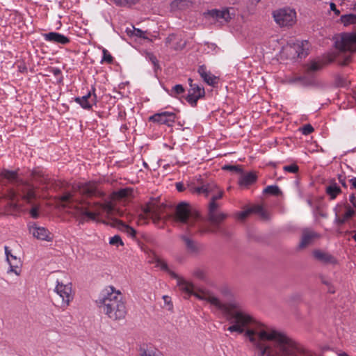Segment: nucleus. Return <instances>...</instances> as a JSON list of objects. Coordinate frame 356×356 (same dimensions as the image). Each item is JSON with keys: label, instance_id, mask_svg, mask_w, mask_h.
I'll list each match as a JSON object with an SVG mask.
<instances>
[{"label": "nucleus", "instance_id": "473e14b6", "mask_svg": "<svg viewBox=\"0 0 356 356\" xmlns=\"http://www.w3.org/2000/svg\"><path fill=\"white\" fill-rule=\"evenodd\" d=\"M322 63L317 61H312L307 65V71L309 73H313L320 70L322 68Z\"/></svg>", "mask_w": 356, "mask_h": 356}, {"label": "nucleus", "instance_id": "f704fd0d", "mask_svg": "<svg viewBox=\"0 0 356 356\" xmlns=\"http://www.w3.org/2000/svg\"><path fill=\"white\" fill-rule=\"evenodd\" d=\"M193 275L196 278L204 280L206 278V274L205 272L200 268H196L193 272Z\"/></svg>", "mask_w": 356, "mask_h": 356}, {"label": "nucleus", "instance_id": "0eeeda50", "mask_svg": "<svg viewBox=\"0 0 356 356\" xmlns=\"http://www.w3.org/2000/svg\"><path fill=\"white\" fill-rule=\"evenodd\" d=\"M165 206L163 204H159L156 202H149L143 210V213L139 216V223H145L147 218H151L154 223H156L161 218Z\"/></svg>", "mask_w": 356, "mask_h": 356}, {"label": "nucleus", "instance_id": "58836bf2", "mask_svg": "<svg viewBox=\"0 0 356 356\" xmlns=\"http://www.w3.org/2000/svg\"><path fill=\"white\" fill-rule=\"evenodd\" d=\"M113 60L112 56L108 53V51L104 49H103V58L102 62L111 63Z\"/></svg>", "mask_w": 356, "mask_h": 356}, {"label": "nucleus", "instance_id": "680f3d73", "mask_svg": "<svg viewBox=\"0 0 356 356\" xmlns=\"http://www.w3.org/2000/svg\"><path fill=\"white\" fill-rule=\"evenodd\" d=\"M328 286V292L331 293H334L335 292L333 286L330 284V286Z\"/></svg>", "mask_w": 356, "mask_h": 356}, {"label": "nucleus", "instance_id": "3c124183", "mask_svg": "<svg viewBox=\"0 0 356 356\" xmlns=\"http://www.w3.org/2000/svg\"><path fill=\"white\" fill-rule=\"evenodd\" d=\"M338 179H339V181L341 183V184L346 188L347 187V185H346V178L342 176V175H339L338 177Z\"/></svg>", "mask_w": 356, "mask_h": 356}, {"label": "nucleus", "instance_id": "13d9d810", "mask_svg": "<svg viewBox=\"0 0 356 356\" xmlns=\"http://www.w3.org/2000/svg\"><path fill=\"white\" fill-rule=\"evenodd\" d=\"M51 71L55 76H57L60 74V70L58 68H53Z\"/></svg>", "mask_w": 356, "mask_h": 356}, {"label": "nucleus", "instance_id": "9b49d317", "mask_svg": "<svg viewBox=\"0 0 356 356\" xmlns=\"http://www.w3.org/2000/svg\"><path fill=\"white\" fill-rule=\"evenodd\" d=\"M235 15V10L233 8H226L222 10L213 9L204 13L205 17H211L222 24L229 22Z\"/></svg>", "mask_w": 356, "mask_h": 356}, {"label": "nucleus", "instance_id": "4468645a", "mask_svg": "<svg viewBox=\"0 0 356 356\" xmlns=\"http://www.w3.org/2000/svg\"><path fill=\"white\" fill-rule=\"evenodd\" d=\"M5 254L6 260L10 265V269L8 273L13 272L17 275H20V268L22 266V261L20 258L12 254L11 250H9L8 246H5Z\"/></svg>", "mask_w": 356, "mask_h": 356}, {"label": "nucleus", "instance_id": "72a5a7b5", "mask_svg": "<svg viewBox=\"0 0 356 356\" xmlns=\"http://www.w3.org/2000/svg\"><path fill=\"white\" fill-rule=\"evenodd\" d=\"M264 193L274 195H280L282 193L279 187L273 185L268 186L264 189Z\"/></svg>", "mask_w": 356, "mask_h": 356}, {"label": "nucleus", "instance_id": "de8ad7c7", "mask_svg": "<svg viewBox=\"0 0 356 356\" xmlns=\"http://www.w3.org/2000/svg\"><path fill=\"white\" fill-rule=\"evenodd\" d=\"M222 293L226 296V297H228V298H231L232 297L233 294H232V292L231 291V290H229V289L226 288V289H224L222 290Z\"/></svg>", "mask_w": 356, "mask_h": 356}, {"label": "nucleus", "instance_id": "a18cd8bd", "mask_svg": "<svg viewBox=\"0 0 356 356\" xmlns=\"http://www.w3.org/2000/svg\"><path fill=\"white\" fill-rule=\"evenodd\" d=\"M216 191H217V193L216 194H213L212 197H211V202L209 204H212L213 202H216V201L217 200H219L222 197V192L221 191H219L218 189L216 190Z\"/></svg>", "mask_w": 356, "mask_h": 356}, {"label": "nucleus", "instance_id": "052dcab7", "mask_svg": "<svg viewBox=\"0 0 356 356\" xmlns=\"http://www.w3.org/2000/svg\"><path fill=\"white\" fill-rule=\"evenodd\" d=\"M321 282L323 284H325L326 286H330V283L329 281H327L325 278L321 277Z\"/></svg>", "mask_w": 356, "mask_h": 356}, {"label": "nucleus", "instance_id": "39448f33", "mask_svg": "<svg viewBox=\"0 0 356 356\" xmlns=\"http://www.w3.org/2000/svg\"><path fill=\"white\" fill-rule=\"evenodd\" d=\"M175 220L186 227L188 234L200 233L204 234L209 232H216L215 229H210L203 222H200L199 216L193 213L190 205L186 202H181L176 207Z\"/></svg>", "mask_w": 356, "mask_h": 356}, {"label": "nucleus", "instance_id": "b1692460", "mask_svg": "<svg viewBox=\"0 0 356 356\" xmlns=\"http://www.w3.org/2000/svg\"><path fill=\"white\" fill-rule=\"evenodd\" d=\"M187 234L188 233L187 232ZM188 235L189 234H182L180 238L182 240L186 249L189 253H197L200 250L199 245Z\"/></svg>", "mask_w": 356, "mask_h": 356}, {"label": "nucleus", "instance_id": "6e6d98bb", "mask_svg": "<svg viewBox=\"0 0 356 356\" xmlns=\"http://www.w3.org/2000/svg\"><path fill=\"white\" fill-rule=\"evenodd\" d=\"M350 182L351 183L352 185L351 188L356 189V178H352L351 179H350Z\"/></svg>", "mask_w": 356, "mask_h": 356}, {"label": "nucleus", "instance_id": "423d86ee", "mask_svg": "<svg viewBox=\"0 0 356 356\" xmlns=\"http://www.w3.org/2000/svg\"><path fill=\"white\" fill-rule=\"evenodd\" d=\"M339 51V57H344L342 65H347L350 59V54L356 51V32L352 34H344L335 42Z\"/></svg>", "mask_w": 356, "mask_h": 356}, {"label": "nucleus", "instance_id": "a211bd4d", "mask_svg": "<svg viewBox=\"0 0 356 356\" xmlns=\"http://www.w3.org/2000/svg\"><path fill=\"white\" fill-rule=\"evenodd\" d=\"M95 90L89 91L87 95L75 98V102L84 109H90L96 103L97 96Z\"/></svg>", "mask_w": 356, "mask_h": 356}, {"label": "nucleus", "instance_id": "79ce46f5", "mask_svg": "<svg viewBox=\"0 0 356 356\" xmlns=\"http://www.w3.org/2000/svg\"><path fill=\"white\" fill-rule=\"evenodd\" d=\"M141 356H163L159 351H154L152 350H145Z\"/></svg>", "mask_w": 356, "mask_h": 356}, {"label": "nucleus", "instance_id": "393cba45", "mask_svg": "<svg viewBox=\"0 0 356 356\" xmlns=\"http://www.w3.org/2000/svg\"><path fill=\"white\" fill-rule=\"evenodd\" d=\"M325 192L330 200H334L341 193V190L336 182L332 181L326 186Z\"/></svg>", "mask_w": 356, "mask_h": 356}, {"label": "nucleus", "instance_id": "a19ab883", "mask_svg": "<svg viewBox=\"0 0 356 356\" xmlns=\"http://www.w3.org/2000/svg\"><path fill=\"white\" fill-rule=\"evenodd\" d=\"M284 170L289 172L296 173L298 171V166L296 164L285 165L284 166Z\"/></svg>", "mask_w": 356, "mask_h": 356}, {"label": "nucleus", "instance_id": "cd10ccee", "mask_svg": "<svg viewBox=\"0 0 356 356\" xmlns=\"http://www.w3.org/2000/svg\"><path fill=\"white\" fill-rule=\"evenodd\" d=\"M290 82H294L296 83L297 87H315L316 85L312 80L307 79L305 78L297 77L294 79H290Z\"/></svg>", "mask_w": 356, "mask_h": 356}, {"label": "nucleus", "instance_id": "6ab92c4d", "mask_svg": "<svg viewBox=\"0 0 356 356\" xmlns=\"http://www.w3.org/2000/svg\"><path fill=\"white\" fill-rule=\"evenodd\" d=\"M46 41L58 44H66L70 42L68 38L57 32H49L42 35Z\"/></svg>", "mask_w": 356, "mask_h": 356}, {"label": "nucleus", "instance_id": "6e6552de", "mask_svg": "<svg viewBox=\"0 0 356 356\" xmlns=\"http://www.w3.org/2000/svg\"><path fill=\"white\" fill-rule=\"evenodd\" d=\"M273 17L280 26L289 27L296 23V13L291 8H282L275 10Z\"/></svg>", "mask_w": 356, "mask_h": 356}, {"label": "nucleus", "instance_id": "7c9ffc66", "mask_svg": "<svg viewBox=\"0 0 356 356\" xmlns=\"http://www.w3.org/2000/svg\"><path fill=\"white\" fill-rule=\"evenodd\" d=\"M115 222H116V223L120 225V228L122 230H123L124 232H125L129 236H130L131 237L135 236L136 232L134 228H132L131 227H129L127 225H125L121 220H116Z\"/></svg>", "mask_w": 356, "mask_h": 356}, {"label": "nucleus", "instance_id": "e433bc0d", "mask_svg": "<svg viewBox=\"0 0 356 356\" xmlns=\"http://www.w3.org/2000/svg\"><path fill=\"white\" fill-rule=\"evenodd\" d=\"M109 243L113 245L118 246L119 245H123L124 243L120 236L115 235L111 237L109 240Z\"/></svg>", "mask_w": 356, "mask_h": 356}, {"label": "nucleus", "instance_id": "2eb2a0df", "mask_svg": "<svg viewBox=\"0 0 356 356\" xmlns=\"http://www.w3.org/2000/svg\"><path fill=\"white\" fill-rule=\"evenodd\" d=\"M250 213L258 214L263 220H268L269 214L261 205H254L238 214V219L241 220H245Z\"/></svg>", "mask_w": 356, "mask_h": 356}, {"label": "nucleus", "instance_id": "1a4fd4ad", "mask_svg": "<svg viewBox=\"0 0 356 356\" xmlns=\"http://www.w3.org/2000/svg\"><path fill=\"white\" fill-rule=\"evenodd\" d=\"M55 292L59 296L60 300L58 302V306L63 309L67 308L73 299L72 284H64L57 281Z\"/></svg>", "mask_w": 356, "mask_h": 356}, {"label": "nucleus", "instance_id": "69168bd1", "mask_svg": "<svg viewBox=\"0 0 356 356\" xmlns=\"http://www.w3.org/2000/svg\"><path fill=\"white\" fill-rule=\"evenodd\" d=\"M353 238L356 241V234L353 236Z\"/></svg>", "mask_w": 356, "mask_h": 356}, {"label": "nucleus", "instance_id": "dca6fc26", "mask_svg": "<svg viewBox=\"0 0 356 356\" xmlns=\"http://www.w3.org/2000/svg\"><path fill=\"white\" fill-rule=\"evenodd\" d=\"M175 118L176 115L174 113L165 111L156 113L150 116L149 120L161 124H166L171 127L174 123Z\"/></svg>", "mask_w": 356, "mask_h": 356}, {"label": "nucleus", "instance_id": "5701e85b", "mask_svg": "<svg viewBox=\"0 0 356 356\" xmlns=\"http://www.w3.org/2000/svg\"><path fill=\"white\" fill-rule=\"evenodd\" d=\"M190 187V190L193 193H204L206 196H208L209 194L214 193L216 190H218L217 185L213 182H209L206 184H203L200 187Z\"/></svg>", "mask_w": 356, "mask_h": 356}, {"label": "nucleus", "instance_id": "f8f14e48", "mask_svg": "<svg viewBox=\"0 0 356 356\" xmlns=\"http://www.w3.org/2000/svg\"><path fill=\"white\" fill-rule=\"evenodd\" d=\"M309 49V42L305 40L298 41L296 43L293 44V45L289 44L286 46L284 48V51L290 54L291 58H295L296 57L302 58L308 54Z\"/></svg>", "mask_w": 356, "mask_h": 356}, {"label": "nucleus", "instance_id": "ea45409f", "mask_svg": "<svg viewBox=\"0 0 356 356\" xmlns=\"http://www.w3.org/2000/svg\"><path fill=\"white\" fill-rule=\"evenodd\" d=\"M301 131L304 135H309L314 131V128L309 124H305L301 128Z\"/></svg>", "mask_w": 356, "mask_h": 356}, {"label": "nucleus", "instance_id": "f257e3e1", "mask_svg": "<svg viewBox=\"0 0 356 356\" xmlns=\"http://www.w3.org/2000/svg\"><path fill=\"white\" fill-rule=\"evenodd\" d=\"M152 262L176 279L180 290L207 301L221 311L230 324L227 330L238 334L244 333L245 337L255 346L257 356H314L309 350L298 347L285 334L257 321L243 310L238 302L233 301L224 303L210 291L196 289L193 283L171 270L167 263L158 256L154 255ZM338 356L348 355L341 353Z\"/></svg>", "mask_w": 356, "mask_h": 356}, {"label": "nucleus", "instance_id": "bf43d9fd", "mask_svg": "<svg viewBox=\"0 0 356 356\" xmlns=\"http://www.w3.org/2000/svg\"><path fill=\"white\" fill-rule=\"evenodd\" d=\"M330 8L332 10L335 11L336 13H337V14L339 13V11L336 9V6L334 3H330Z\"/></svg>", "mask_w": 356, "mask_h": 356}, {"label": "nucleus", "instance_id": "aec40b11", "mask_svg": "<svg viewBox=\"0 0 356 356\" xmlns=\"http://www.w3.org/2000/svg\"><path fill=\"white\" fill-rule=\"evenodd\" d=\"M198 73L203 80L210 86L217 87L216 84L219 81V78L212 74L207 70L204 66H200L198 69Z\"/></svg>", "mask_w": 356, "mask_h": 356}, {"label": "nucleus", "instance_id": "8fccbe9b", "mask_svg": "<svg viewBox=\"0 0 356 356\" xmlns=\"http://www.w3.org/2000/svg\"><path fill=\"white\" fill-rule=\"evenodd\" d=\"M223 169L229 170H235L237 172H241V170L234 165H225Z\"/></svg>", "mask_w": 356, "mask_h": 356}, {"label": "nucleus", "instance_id": "5fc2aeb1", "mask_svg": "<svg viewBox=\"0 0 356 356\" xmlns=\"http://www.w3.org/2000/svg\"><path fill=\"white\" fill-rule=\"evenodd\" d=\"M188 81H189L190 86L192 88V89H197V90L201 89L200 87H199L198 86H195V84H193L192 79H189Z\"/></svg>", "mask_w": 356, "mask_h": 356}, {"label": "nucleus", "instance_id": "c85d7f7f", "mask_svg": "<svg viewBox=\"0 0 356 356\" xmlns=\"http://www.w3.org/2000/svg\"><path fill=\"white\" fill-rule=\"evenodd\" d=\"M346 209L347 210L342 218H337L336 219V221L339 225L344 224L348 219L352 218L355 215V211L350 206H347Z\"/></svg>", "mask_w": 356, "mask_h": 356}, {"label": "nucleus", "instance_id": "4be33fe9", "mask_svg": "<svg viewBox=\"0 0 356 356\" xmlns=\"http://www.w3.org/2000/svg\"><path fill=\"white\" fill-rule=\"evenodd\" d=\"M318 237V235L311 230L305 229L303 231L301 241L299 244V248L300 249L305 248L310 244L313 243V241Z\"/></svg>", "mask_w": 356, "mask_h": 356}, {"label": "nucleus", "instance_id": "338daca9", "mask_svg": "<svg viewBox=\"0 0 356 356\" xmlns=\"http://www.w3.org/2000/svg\"><path fill=\"white\" fill-rule=\"evenodd\" d=\"M355 9L356 10V2H355Z\"/></svg>", "mask_w": 356, "mask_h": 356}, {"label": "nucleus", "instance_id": "bb28decb", "mask_svg": "<svg viewBox=\"0 0 356 356\" xmlns=\"http://www.w3.org/2000/svg\"><path fill=\"white\" fill-rule=\"evenodd\" d=\"M191 6L192 2L189 0H174L170 4L171 8L173 10H183L190 8Z\"/></svg>", "mask_w": 356, "mask_h": 356}, {"label": "nucleus", "instance_id": "864d4df0", "mask_svg": "<svg viewBox=\"0 0 356 356\" xmlns=\"http://www.w3.org/2000/svg\"><path fill=\"white\" fill-rule=\"evenodd\" d=\"M176 188L179 192H182L185 189L184 184L181 182H178L176 184Z\"/></svg>", "mask_w": 356, "mask_h": 356}, {"label": "nucleus", "instance_id": "412c9836", "mask_svg": "<svg viewBox=\"0 0 356 356\" xmlns=\"http://www.w3.org/2000/svg\"><path fill=\"white\" fill-rule=\"evenodd\" d=\"M313 256L316 260L324 264H337V260L332 255L320 250H314Z\"/></svg>", "mask_w": 356, "mask_h": 356}, {"label": "nucleus", "instance_id": "603ef678", "mask_svg": "<svg viewBox=\"0 0 356 356\" xmlns=\"http://www.w3.org/2000/svg\"><path fill=\"white\" fill-rule=\"evenodd\" d=\"M349 200L353 204V206L356 209V197L355 194H352L350 195Z\"/></svg>", "mask_w": 356, "mask_h": 356}, {"label": "nucleus", "instance_id": "e2e57ef3", "mask_svg": "<svg viewBox=\"0 0 356 356\" xmlns=\"http://www.w3.org/2000/svg\"><path fill=\"white\" fill-rule=\"evenodd\" d=\"M172 89H184L181 84H177L172 87Z\"/></svg>", "mask_w": 356, "mask_h": 356}, {"label": "nucleus", "instance_id": "4c0bfd02", "mask_svg": "<svg viewBox=\"0 0 356 356\" xmlns=\"http://www.w3.org/2000/svg\"><path fill=\"white\" fill-rule=\"evenodd\" d=\"M186 45V42L183 41L179 37V40H175L174 44L172 45V49L175 50H180L184 48Z\"/></svg>", "mask_w": 356, "mask_h": 356}, {"label": "nucleus", "instance_id": "09e8293b", "mask_svg": "<svg viewBox=\"0 0 356 356\" xmlns=\"http://www.w3.org/2000/svg\"><path fill=\"white\" fill-rule=\"evenodd\" d=\"M109 95L114 99H119L121 97L120 90H113V94H109Z\"/></svg>", "mask_w": 356, "mask_h": 356}, {"label": "nucleus", "instance_id": "c03bdc74", "mask_svg": "<svg viewBox=\"0 0 356 356\" xmlns=\"http://www.w3.org/2000/svg\"><path fill=\"white\" fill-rule=\"evenodd\" d=\"M128 33H131L132 35H134L140 38H145L144 32L138 29L133 28V30L128 31Z\"/></svg>", "mask_w": 356, "mask_h": 356}, {"label": "nucleus", "instance_id": "20e7f679", "mask_svg": "<svg viewBox=\"0 0 356 356\" xmlns=\"http://www.w3.org/2000/svg\"><path fill=\"white\" fill-rule=\"evenodd\" d=\"M96 302L102 312L111 320L123 319L127 314L121 292L112 286H108L102 291Z\"/></svg>", "mask_w": 356, "mask_h": 356}, {"label": "nucleus", "instance_id": "0e129e2a", "mask_svg": "<svg viewBox=\"0 0 356 356\" xmlns=\"http://www.w3.org/2000/svg\"><path fill=\"white\" fill-rule=\"evenodd\" d=\"M252 5H256L260 0H250Z\"/></svg>", "mask_w": 356, "mask_h": 356}, {"label": "nucleus", "instance_id": "f03ea898", "mask_svg": "<svg viewBox=\"0 0 356 356\" xmlns=\"http://www.w3.org/2000/svg\"><path fill=\"white\" fill-rule=\"evenodd\" d=\"M74 192L66 193L60 197V205L67 209V211L80 218L81 220H96L99 217L110 216H122L123 211L115 209L113 202L120 200L132 195L133 189L130 188H122L114 191L110 196V200L104 204H90L86 200H80L76 193L83 197H102L103 193L97 190L93 183L79 184L73 186Z\"/></svg>", "mask_w": 356, "mask_h": 356}, {"label": "nucleus", "instance_id": "c9c22d12", "mask_svg": "<svg viewBox=\"0 0 356 356\" xmlns=\"http://www.w3.org/2000/svg\"><path fill=\"white\" fill-rule=\"evenodd\" d=\"M178 40H179V36L175 34H171L166 38L165 44L166 45L172 48V45L174 44L175 41Z\"/></svg>", "mask_w": 356, "mask_h": 356}, {"label": "nucleus", "instance_id": "7ed1b4c3", "mask_svg": "<svg viewBox=\"0 0 356 356\" xmlns=\"http://www.w3.org/2000/svg\"><path fill=\"white\" fill-rule=\"evenodd\" d=\"M1 176L6 179L13 188H9L5 194L6 198L9 201L8 205L13 211H18L22 207L20 200L31 206L29 213L31 216L37 219L40 216L39 210L40 204L36 200L40 197L37 194V187L33 184L21 179L16 171L3 170Z\"/></svg>", "mask_w": 356, "mask_h": 356}, {"label": "nucleus", "instance_id": "4d7b16f0", "mask_svg": "<svg viewBox=\"0 0 356 356\" xmlns=\"http://www.w3.org/2000/svg\"><path fill=\"white\" fill-rule=\"evenodd\" d=\"M291 298L294 300H300V295L298 293H296L291 296Z\"/></svg>", "mask_w": 356, "mask_h": 356}, {"label": "nucleus", "instance_id": "9d476101", "mask_svg": "<svg viewBox=\"0 0 356 356\" xmlns=\"http://www.w3.org/2000/svg\"><path fill=\"white\" fill-rule=\"evenodd\" d=\"M219 205L216 202H213L212 204H209V220L216 225V228H214L216 232H219L221 234L224 236H227L228 233L224 228H221L218 226L219 223L224 220L227 215L222 212L218 211Z\"/></svg>", "mask_w": 356, "mask_h": 356}, {"label": "nucleus", "instance_id": "ddd939ff", "mask_svg": "<svg viewBox=\"0 0 356 356\" xmlns=\"http://www.w3.org/2000/svg\"><path fill=\"white\" fill-rule=\"evenodd\" d=\"M188 90V93L184 95L185 90H170V95L181 99L183 97L191 105L195 106L197 100L205 95V90Z\"/></svg>", "mask_w": 356, "mask_h": 356}, {"label": "nucleus", "instance_id": "37998d69", "mask_svg": "<svg viewBox=\"0 0 356 356\" xmlns=\"http://www.w3.org/2000/svg\"><path fill=\"white\" fill-rule=\"evenodd\" d=\"M49 181H50L49 179L47 177H44L43 175L40 176L38 179V182L40 184H44L46 186H47L49 184ZM46 188H47V186L42 188V190L44 191Z\"/></svg>", "mask_w": 356, "mask_h": 356}, {"label": "nucleus", "instance_id": "f3484780", "mask_svg": "<svg viewBox=\"0 0 356 356\" xmlns=\"http://www.w3.org/2000/svg\"><path fill=\"white\" fill-rule=\"evenodd\" d=\"M29 232L39 240L49 241L51 240V234L46 228L39 227L35 223L29 225Z\"/></svg>", "mask_w": 356, "mask_h": 356}, {"label": "nucleus", "instance_id": "49530a36", "mask_svg": "<svg viewBox=\"0 0 356 356\" xmlns=\"http://www.w3.org/2000/svg\"><path fill=\"white\" fill-rule=\"evenodd\" d=\"M115 3L119 4V5H121V6H124L126 4H128L129 3H135V1H133L132 0H115Z\"/></svg>", "mask_w": 356, "mask_h": 356}, {"label": "nucleus", "instance_id": "c756f323", "mask_svg": "<svg viewBox=\"0 0 356 356\" xmlns=\"http://www.w3.org/2000/svg\"><path fill=\"white\" fill-rule=\"evenodd\" d=\"M341 22L346 26L356 24V15L349 14L342 15L340 18Z\"/></svg>", "mask_w": 356, "mask_h": 356}, {"label": "nucleus", "instance_id": "2f4dec72", "mask_svg": "<svg viewBox=\"0 0 356 356\" xmlns=\"http://www.w3.org/2000/svg\"><path fill=\"white\" fill-rule=\"evenodd\" d=\"M335 86L337 88H348L352 86L351 82L346 78L338 76L335 80Z\"/></svg>", "mask_w": 356, "mask_h": 356}, {"label": "nucleus", "instance_id": "a878e982", "mask_svg": "<svg viewBox=\"0 0 356 356\" xmlns=\"http://www.w3.org/2000/svg\"><path fill=\"white\" fill-rule=\"evenodd\" d=\"M257 179V175L254 172H248L241 174L239 178L238 184L243 186H248L253 184Z\"/></svg>", "mask_w": 356, "mask_h": 356}]
</instances>
